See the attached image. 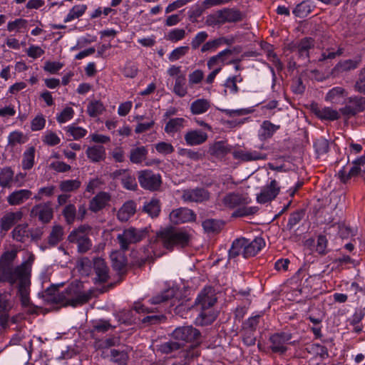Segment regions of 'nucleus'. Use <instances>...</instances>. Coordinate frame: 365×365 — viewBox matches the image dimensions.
<instances>
[{
  "label": "nucleus",
  "mask_w": 365,
  "mask_h": 365,
  "mask_svg": "<svg viewBox=\"0 0 365 365\" xmlns=\"http://www.w3.org/2000/svg\"><path fill=\"white\" fill-rule=\"evenodd\" d=\"M186 78L184 75L178 76L173 88L174 93L180 96L184 97L187 94Z\"/></svg>",
  "instance_id": "a19ab883"
},
{
  "label": "nucleus",
  "mask_w": 365,
  "mask_h": 365,
  "mask_svg": "<svg viewBox=\"0 0 365 365\" xmlns=\"http://www.w3.org/2000/svg\"><path fill=\"white\" fill-rule=\"evenodd\" d=\"M354 89L357 92L365 95V67L359 73L358 79L354 84Z\"/></svg>",
  "instance_id": "680f3d73"
},
{
  "label": "nucleus",
  "mask_w": 365,
  "mask_h": 365,
  "mask_svg": "<svg viewBox=\"0 0 365 365\" xmlns=\"http://www.w3.org/2000/svg\"><path fill=\"white\" fill-rule=\"evenodd\" d=\"M61 295V292L56 286L52 285L44 292L43 297L45 299L52 304H60V302H55L58 297Z\"/></svg>",
  "instance_id": "3c124183"
},
{
  "label": "nucleus",
  "mask_w": 365,
  "mask_h": 365,
  "mask_svg": "<svg viewBox=\"0 0 365 365\" xmlns=\"http://www.w3.org/2000/svg\"><path fill=\"white\" fill-rule=\"evenodd\" d=\"M250 202V200L246 195L239 193L231 192L226 195L222 200L223 204L231 209L239 206H245Z\"/></svg>",
  "instance_id": "dca6fc26"
},
{
  "label": "nucleus",
  "mask_w": 365,
  "mask_h": 365,
  "mask_svg": "<svg viewBox=\"0 0 365 365\" xmlns=\"http://www.w3.org/2000/svg\"><path fill=\"white\" fill-rule=\"evenodd\" d=\"M87 9L86 5H76L74 6L65 19V22L71 21L75 19L81 17Z\"/></svg>",
  "instance_id": "864d4df0"
},
{
  "label": "nucleus",
  "mask_w": 365,
  "mask_h": 365,
  "mask_svg": "<svg viewBox=\"0 0 365 365\" xmlns=\"http://www.w3.org/2000/svg\"><path fill=\"white\" fill-rule=\"evenodd\" d=\"M314 46V41L312 38L306 37L300 40L297 44L292 45L290 50L296 52L299 58L309 61V50Z\"/></svg>",
  "instance_id": "4468645a"
},
{
  "label": "nucleus",
  "mask_w": 365,
  "mask_h": 365,
  "mask_svg": "<svg viewBox=\"0 0 365 365\" xmlns=\"http://www.w3.org/2000/svg\"><path fill=\"white\" fill-rule=\"evenodd\" d=\"M210 192L205 188L197 187L183 190L182 199L185 202H202L210 199Z\"/></svg>",
  "instance_id": "2eb2a0df"
},
{
  "label": "nucleus",
  "mask_w": 365,
  "mask_h": 365,
  "mask_svg": "<svg viewBox=\"0 0 365 365\" xmlns=\"http://www.w3.org/2000/svg\"><path fill=\"white\" fill-rule=\"evenodd\" d=\"M210 107V103L207 99H197L192 102L190 106V110L192 114L198 115L205 113Z\"/></svg>",
  "instance_id": "e433bc0d"
},
{
  "label": "nucleus",
  "mask_w": 365,
  "mask_h": 365,
  "mask_svg": "<svg viewBox=\"0 0 365 365\" xmlns=\"http://www.w3.org/2000/svg\"><path fill=\"white\" fill-rule=\"evenodd\" d=\"M312 7L309 1H304L297 5L293 10V14L297 17L304 18L311 13Z\"/></svg>",
  "instance_id": "79ce46f5"
},
{
  "label": "nucleus",
  "mask_w": 365,
  "mask_h": 365,
  "mask_svg": "<svg viewBox=\"0 0 365 365\" xmlns=\"http://www.w3.org/2000/svg\"><path fill=\"white\" fill-rule=\"evenodd\" d=\"M363 170L361 166L358 164H354L353 167L350 169L348 173L344 170H341L339 172V177L341 182L345 183L349 179L353 177L361 175L362 177Z\"/></svg>",
  "instance_id": "4c0bfd02"
},
{
  "label": "nucleus",
  "mask_w": 365,
  "mask_h": 365,
  "mask_svg": "<svg viewBox=\"0 0 365 365\" xmlns=\"http://www.w3.org/2000/svg\"><path fill=\"white\" fill-rule=\"evenodd\" d=\"M314 114L320 119L334 120L340 118L339 112L331 108H320L317 106L313 107L312 108Z\"/></svg>",
  "instance_id": "cd10ccee"
},
{
  "label": "nucleus",
  "mask_w": 365,
  "mask_h": 365,
  "mask_svg": "<svg viewBox=\"0 0 365 365\" xmlns=\"http://www.w3.org/2000/svg\"><path fill=\"white\" fill-rule=\"evenodd\" d=\"M86 155L92 162L98 163L106 158V150L103 145H94L87 149Z\"/></svg>",
  "instance_id": "c756f323"
},
{
  "label": "nucleus",
  "mask_w": 365,
  "mask_h": 365,
  "mask_svg": "<svg viewBox=\"0 0 365 365\" xmlns=\"http://www.w3.org/2000/svg\"><path fill=\"white\" fill-rule=\"evenodd\" d=\"M31 194V192L29 190H16L7 197V202L10 205H20L30 198Z\"/></svg>",
  "instance_id": "393cba45"
},
{
  "label": "nucleus",
  "mask_w": 365,
  "mask_h": 365,
  "mask_svg": "<svg viewBox=\"0 0 365 365\" xmlns=\"http://www.w3.org/2000/svg\"><path fill=\"white\" fill-rule=\"evenodd\" d=\"M230 148L222 141H218L215 143L209 150L210 153L212 155L216 157H222L230 152Z\"/></svg>",
  "instance_id": "c03bdc74"
},
{
  "label": "nucleus",
  "mask_w": 365,
  "mask_h": 365,
  "mask_svg": "<svg viewBox=\"0 0 365 365\" xmlns=\"http://www.w3.org/2000/svg\"><path fill=\"white\" fill-rule=\"evenodd\" d=\"M26 136L21 133L19 131H14L11 133L9 135V145L11 147H14L17 143L22 144L26 141Z\"/></svg>",
  "instance_id": "4d7b16f0"
},
{
  "label": "nucleus",
  "mask_w": 365,
  "mask_h": 365,
  "mask_svg": "<svg viewBox=\"0 0 365 365\" xmlns=\"http://www.w3.org/2000/svg\"><path fill=\"white\" fill-rule=\"evenodd\" d=\"M314 148L316 152L319 155H323L329 150V141L323 138L317 139L314 143Z\"/></svg>",
  "instance_id": "052dcab7"
},
{
  "label": "nucleus",
  "mask_w": 365,
  "mask_h": 365,
  "mask_svg": "<svg viewBox=\"0 0 365 365\" xmlns=\"http://www.w3.org/2000/svg\"><path fill=\"white\" fill-rule=\"evenodd\" d=\"M110 200V195L106 192H100L89 202V210L98 212L103 209Z\"/></svg>",
  "instance_id": "a211bd4d"
},
{
  "label": "nucleus",
  "mask_w": 365,
  "mask_h": 365,
  "mask_svg": "<svg viewBox=\"0 0 365 365\" xmlns=\"http://www.w3.org/2000/svg\"><path fill=\"white\" fill-rule=\"evenodd\" d=\"M232 53V51L230 49H225L221 52H220L217 55L211 57L207 61V66L209 68H212L214 66L217 64V63L220 61L222 62L224 61L223 57L227 55H231Z\"/></svg>",
  "instance_id": "bf43d9fd"
},
{
  "label": "nucleus",
  "mask_w": 365,
  "mask_h": 365,
  "mask_svg": "<svg viewBox=\"0 0 365 365\" xmlns=\"http://www.w3.org/2000/svg\"><path fill=\"white\" fill-rule=\"evenodd\" d=\"M185 140L189 145H198L207 140V134L200 130H190L185 135Z\"/></svg>",
  "instance_id": "aec40b11"
},
{
  "label": "nucleus",
  "mask_w": 365,
  "mask_h": 365,
  "mask_svg": "<svg viewBox=\"0 0 365 365\" xmlns=\"http://www.w3.org/2000/svg\"><path fill=\"white\" fill-rule=\"evenodd\" d=\"M221 12L222 20L223 24L226 22H237L242 19V13L234 9H225L220 10Z\"/></svg>",
  "instance_id": "7c9ffc66"
},
{
  "label": "nucleus",
  "mask_w": 365,
  "mask_h": 365,
  "mask_svg": "<svg viewBox=\"0 0 365 365\" xmlns=\"http://www.w3.org/2000/svg\"><path fill=\"white\" fill-rule=\"evenodd\" d=\"M138 179L141 187L151 192L159 190L163 182L161 175L151 170L138 171Z\"/></svg>",
  "instance_id": "0eeeda50"
},
{
  "label": "nucleus",
  "mask_w": 365,
  "mask_h": 365,
  "mask_svg": "<svg viewBox=\"0 0 365 365\" xmlns=\"http://www.w3.org/2000/svg\"><path fill=\"white\" fill-rule=\"evenodd\" d=\"M172 337L181 343H195L199 345L201 333L192 326H184L176 328L171 334Z\"/></svg>",
  "instance_id": "6e6552de"
},
{
  "label": "nucleus",
  "mask_w": 365,
  "mask_h": 365,
  "mask_svg": "<svg viewBox=\"0 0 365 365\" xmlns=\"http://www.w3.org/2000/svg\"><path fill=\"white\" fill-rule=\"evenodd\" d=\"M148 231L146 229H136L135 227H129L123 230L122 234H119L117 240L120 244V249L123 251L129 249L130 244L140 242L147 236Z\"/></svg>",
  "instance_id": "423d86ee"
},
{
  "label": "nucleus",
  "mask_w": 365,
  "mask_h": 365,
  "mask_svg": "<svg viewBox=\"0 0 365 365\" xmlns=\"http://www.w3.org/2000/svg\"><path fill=\"white\" fill-rule=\"evenodd\" d=\"M14 182V173L11 167H5L0 170V186L10 188Z\"/></svg>",
  "instance_id": "c85d7f7f"
},
{
  "label": "nucleus",
  "mask_w": 365,
  "mask_h": 365,
  "mask_svg": "<svg viewBox=\"0 0 365 365\" xmlns=\"http://www.w3.org/2000/svg\"><path fill=\"white\" fill-rule=\"evenodd\" d=\"M185 119L182 118H176L170 119L165 127V131L167 133H174L180 130L183 126Z\"/></svg>",
  "instance_id": "49530a36"
},
{
  "label": "nucleus",
  "mask_w": 365,
  "mask_h": 365,
  "mask_svg": "<svg viewBox=\"0 0 365 365\" xmlns=\"http://www.w3.org/2000/svg\"><path fill=\"white\" fill-rule=\"evenodd\" d=\"M175 294V291L173 288H168L163 291L162 292L157 294L153 296L150 302L152 304H159L164 303L169 299L173 298Z\"/></svg>",
  "instance_id": "f704fd0d"
},
{
  "label": "nucleus",
  "mask_w": 365,
  "mask_h": 365,
  "mask_svg": "<svg viewBox=\"0 0 365 365\" xmlns=\"http://www.w3.org/2000/svg\"><path fill=\"white\" fill-rule=\"evenodd\" d=\"M63 227L60 225H53L48 237V244L51 247L57 245L63 240Z\"/></svg>",
  "instance_id": "473e14b6"
},
{
  "label": "nucleus",
  "mask_w": 365,
  "mask_h": 365,
  "mask_svg": "<svg viewBox=\"0 0 365 365\" xmlns=\"http://www.w3.org/2000/svg\"><path fill=\"white\" fill-rule=\"evenodd\" d=\"M262 128L264 130V133L262 134L264 138H269L279 128V125H276L269 120H265L262 124Z\"/></svg>",
  "instance_id": "6e6d98bb"
},
{
  "label": "nucleus",
  "mask_w": 365,
  "mask_h": 365,
  "mask_svg": "<svg viewBox=\"0 0 365 365\" xmlns=\"http://www.w3.org/2000/svg\"><path fill=\"white\" fill-rule=\"evenodd\" d=\"M264 245V240L259 237H255L252 241L244 237L236 239L229 250V257L235 258L240 255L241 250H243L245 258L254 257Z\"/></svg>",
  "instance_id": "20e7f679"
},
{
  "label": "nucleus",
  "mask_w": 365,
  "mask_h": 365,
  "mask_svg": "<svg viewBox=\"0 0 365 365\" xmlns=\"http://www.w3.org/2000/svg\"><path fill=\"white\" fill-rule=\"evenodd\" d=\"M91 231V227L88 225H81L69 234L68 241L77 245L78 252L86 253L92 247V242L88 236Z\"/></svg>",
  "instance_id": "39448f33"
},
{
  "label": "nucleus",
  "mask_w": 365,
  "mask_h": 365,
  "mask_svg": "<svg viewBox=\"0 0 365 365\" xmlns=\"http://www.w3.org/2000/svg\"><path fill=\"white\" fill-rule=\"evenodd\" d=\"M120 344V338L117 336H112L105 340H101L96 342V346L98 349H107L111 346L118 345Z\"/></svg>",
  "instance_id": "13d9d810"
},
{
  "label": "nucleus",
  "mask_w": 365,
  "mask_h": 365,
  "mask_svg": "<svg viewBox=\"0 0 365 365\" xmlns=\"http://www.w3.org/2000/svg\"><path fill=\"white\" fill-rule=\"evenodd\" d=\"M92 292H84L83 286L81 282H73L64 291L61 292L55 302H60L63 307H76L88 302L91 299Z\"/></svg>",
  "instance_id": "7ed1b4c3"
},
{
  "label": "nucleus",
  "mask_w": 365,
  "mask_h": 365,
  "mask_svg": "<svg viewBox=\"0 0 365 365\" xmlns=\"http://www.w3.org/2000/svg\"><path fill=\"white\" fill-rule=\"evenodd\" d=\"M204 78V73L200 69H197L189 74L188 81L190 85L200 83Z\"/></svg>",
  "instance_id": "69168bd1"
},
{
  "label": "nucleus",
  "mask_w": 365,
  "mask_h": 365,
  "mask_svg": "<svg viewBox=\"0 0 365 365\" xmlns=\"http://www.w3.org/2000/svg\"><path fill=\"white\" fill-rule=\"evenodd\" d=\"M304 212L303 210H297L290 215L287 226L282 229L283 232L291 231L294 227L299 223L304 217Z\"/></svg>",
  "instance_id": "37998d69"
},
{
  "label": "nucleus",
  "mask_w": 365,
  "mask_h": 365,
  "mask_svg": "<svg viewBox=\"0 0 365 365\" xmlns=\"http://www.w3.org/2000/svg\"><path fill=\"white\" fill-rule=\"evenodd\" d=\"M279 187L277 186V181L273 180L270 184L264 187L259 195H257V200L259 203H265L274 199L279 192Z\"/></svg>",
  "instance_id": "f3484780"
},
{
  "label": "nucleus",
  "mask_w": 365,
  "mask_h": 365,
  "mask_svg": "<svg viewBox=\"0 0 365 365\" xmlns=\"http://www.w3.org/2000/svg\"><path fill=\"white\" fill-rule=\"evenodd\" d=\"M123 187L128 190H135L138 184L134 175H132L128 171L120 178Z\"/></svg>",
  "instance_id": "5fc2aeb1"
},
{
  "label": "nucleus",
  "mask_w": 365,
  "mask_h": 365,
  "mask_svg": "<svg viewBox=\"0 0 365 365\" xmlns=\"http://www.w3.org/2000/svg\"><path fill=\"white\" fill-rule=\"evenodd\" d=\"M136 212V205L133 200L128 201L119 209L117 213L118 219L121 222H126Z\"/></svg>",
  "instance_id": "b1692460"
},
{
  "label": "nucleus",
  "mask_w": 365,
  "mask_h": 365,
  "mask_svg": "<svg viewBox=\"0 0 365 365\" xmlns=\"http://www.w3.org/2000/svg\"><path fill=\"white\" fill-rule=\"evenodd\" d=\"M190 239L191 235L186 230L173 226L162 228L156 232V240L168 250L187 247Z\"/></svg>",
  "instance_id": "f03ea898"
},
{
  "label": "nucleus",
  "mask_w": 365,
  "mask_h": 365,
  "mask_svg": "<svg viewBox=\"0 0 365 365\" xmlns=\"http://www.w3.org/2000/svg\"><path fill=\"white\" fill-rule=\"evenodd\" d=\"M292 336L290 333L280 332L276 333L270 336L271 346L270 348L274 353L284 354L287 351L285 344L292 339Z\"/></svg>",
  "instance_id": "ddd939ff"
},
{
  "label": "nucleus",
  "mask_w": 365,
  "mask_h": 365,
  "mask_svg": "<svg viewBox=\"0 0 365 365\" xmlns=\"http://www.w3.org/2000/svg\"><path fill=\"white\" fill-rule=\"evenodd\" d=\"M217 302L215 291L211 287H205L197 297L195 305L199 309H212Z\"/></svg>",
  "instance_id": "f8f14e48"
},
{
  "label": "nucleus",
  "mask_w": 365,
  "mask_h": 365,
  "mask_svg": "<svg viewBox=\"0 0 365 365\" xmlns=\"http://www.w3.org/2000/svg\"><path fill=\"white\" fill-rule=\"evenodd\" d=\"M34 147H30L24 153L22 161V167L24 170L31 169L34 163Z\"/></svg>",
  "instance_id": "de8ad7c7"
},
{
  "label": "nucleus",
  "mask_w": 365,
  "mask_h": 365,
  "mask_svg": "<svg viewBox=\"0 0 365 365\" xmlns=\"http://www.w3.org/2000/svg\"><path fill=\"white\" fill-rule=\"evenodd\" d=\"M359 63V62L358 61L351 59L340 61L332 69L331 73L336 76L344 72L354 70L358 67Z\"/></svg>",
  "instance_id": "a878e982"
},
{
  "label": "nucleus",
  "mask_w": 365,
  "mask_h": 365,
  "mask_svg": "<svg viewBox=\"0 0 365 365\" xmlns=\"http://www.w3.org/2000/svg\"><path fill=\"white\" fill-rule=\"evenodd\" d=\"M110 259L112 267L115 270L121 274L125 273L127 259L123 253L118 251L113 252L110 255Z\"/></svg>",
  "instance_id": "4be33fe9"
},
{
  "label": "nucleus",
  "mask_w": 365,
  "mask_h": 365,
  "mask_svg": "<svg viewBox=\"0 0 365 365\" xmlns=\"http://www.w3.org/2000/svg\"><path fill=\"white\" fill-rule=\"evenodd\" d=\"M189 51V47L187 46H180L174 49L169 56L170 61L178 60L182 56H185Z\"/></svg>",
  "instance_id": "338daca9"
},
{
  "label": "nucleus",
  "mask_w": 365,
  "mask_h": 365,
  "mask_svg": "<svg viewBox=\"0 0 365 365\" xmlns=\"http://www.w3.org/2000/svg\"><path fill=\"white\" fill-rule=\"evenodd\" d=\"M62 215L68 225L73 224L76 217V208L75 205L73 204L66 205L62 211Z\"/></svg>",
  "instance_id": "09e8293b"
},
{
  "label": "nucleus",
  "mask_w": 365,
  "mask_h": 365,
  "mask_svg": "<svg viewBox=\"0 0 365 365\" xmlns=\"http://www.w3.org/2000/svg\"><path fill=\"white\" fill-rule=\"evenodd\" d=\"M27 224L18 225L12 231V236L18 242H25L29 238V230Z\"/></svg>",
  "instance_id": "c9c22d12"
},
{
  "label": "nucleus",
  "mask_w": 365,
  "mask_h": 365,
  "mask_svg": "<svg viewBox=\"0 0 365 365\" xmlns=\"http://www.w3.org/2000/svg\"><path fill=\"white\" fill-rule=\"evenodd\" d=\"M105 110L103 104L99 101H93L89 103L87 112L91 117H96L101 114Z\"/></svg>",
  "instance_id": "603ef678"
},
{
  "label": "nucleus",
  "mask_w": 365,
  "mask_h": 365,
  "mask_svg": "<svg viewBox=\"0 0 365 365\" xmlns=\"http://www.w3.org/2000/svg\"><path fill=\"white\" fill-rule=\"evenodd\" d=\"M21 212H9L0 220L1 230L7 232L16 222L22 218Z\"/></svg>",
  "instance_id": "5701e85b"
},
{
  "label": "nucleus",
  "mask_w": 365,
  "mask_h": 365,
  "mask_svg": "<svg viewBox=\"0 0 365 365\" xmlns=\"http://www.w3.org/2000/svg\"><path fill=\"white\" fill-rule=\"evenodd\" d=\"M143 211L152 217L158 216L160 212V201L158 199H152L143 207Z\"/></svg>",
  "instance_id": "a18cd8bd"
},
{
  "label": "nucleus",
  "mask_w": 365,
  "mask_h": 365,
  "mask_svg": "<svg viewBox=\"0 0 365 365\" xmlns=\"http://www.w3.org/2000/svg\"><path fill=\"white\" fill-rule=\"evenodd\" d=\"M17 257V251L12 250L4 252L0 257V283H8L16 286L18 289L22 307L27 309V312H35V306L30 301V287L32 264L34 260L31 255L19 265L14 267V262Z\"/></svg>",
  "instance_id": "f257e3e1"
},
{
  "label": "nucleus",
  "mask_w": 365,
  "mask_h": 365,
  "mask_svg": "<svg viewBox=\"0 0 365 365\" xmlns=\"http://www.w3.org/2000/svg\"><path fill=\"white\" fill-rule=\"evenodd\" d=\"M225 223L224 222L215 219H207L202 222V227L205 232L208 234H215L219 233Z\"/></svg>",
  "instance_id": "2f4dec72"
},
{
  "label": "nucleus",
  "mask_w": 365,
  "mask_h": 365,
  "mask_svg": "<svg viewBox=\"0 0 365 365\" xmlns=\"http://www.w3.org/2000/svg\"><path fill=\"white\" fill-rule=\"evenodd\" d=\"M233 156L235 159H239L242 161L264 160L267 158L266 154L261 153L257 151L248 152L237 150L233 153Z\"/></svg>",
  "instance_id": "bb28decb"
},
{
  "label": "nucleus",
  "mask_w": 365,
  "mask_h": 365,
  "mask_svg": "<svg viewBox=\"0 0 365 365\" xmlns=\"http://www.w3.org/2000/svg\"><path fill=\"white\" fill-rule=\"evenodd\" d=\"M81 182L78 180H66L61 181L59 189L63 192H75L80 188Z\"/></svg>",
  "instance_id": "58836bf2"
},
{
  "label": "nucleus",
  "mask_w": 365,
  "mask_h": 365,
  "mask_svg": "<svg viewBox=\"0 0 365 365\" xmlns=\"http://www.w3.org/2000/svg\"><path fill=\"white\" fill-rule=\"evenodd\" d=\"M93 268L96 274V279L104 283L109 279V268L105 260L102 258L97 257L93 260Z\"/></svg>",
  "instance_id": "6ab92c4d"
},
{
  "label": "nucleus",
  "mask_w": 365,
  "mask_h": 365,
  "mask_svg": "<svg viewBox=\"0 0 365 365\" xmlns=\"http://www.w3.org/2000/svg\"><path fill=\"white\" fill-rule=\"evenodd\" d=\"M258 210L257 207H243L239 208L232 213V217H244L256 213Z\"/></svg>",
  "instance_id": "e2e57ef3"
},
{
  "label": "nucleus",
  "mask_w": 365,
  "mask_h": 365,
  "mask_svg": "<svg viewBox=\"0 0 365 365\" xmlns=\"http://www.w3.org/2000/svg\"><path fill=\"white\" fill-rule=\"evenodd\" d=\"M110 356L113 361L118 364L119 365H126L128 360V353L125 351L112 349L110 351Z\"/></svg>",
  "instance_id": "8fccbe9b"
},
{
  "label": "nucleus",
  "mask_w": 365,
  "mask_h": 365,
  "mask_svg": "<svg viewBox=\"0 0 365 365\" xmlns=\"http://www.w3.org/2000/svg\"><path fill=\"white\" fill-rule=\"evenodd\" d=\"M156 150L164 155L170 154L174 152L173 146L168 143L166 142H160L155 145Z\"/></svg>",
  "instance_id": "774afa93"
},
{
  "label": "nucleus",
  "mask_w": 365,
  "mask_h": 365,
  "mask_svg": "<svg viewBox=\"0 0 365 365\" xmlns=\"http://www.w3.org/2000/svg\"><path fill=\"white\" fill-rule=\"evenodd\" d=\"M31 217H37L39 221L46 224L53 217V210L50 202L34 206L31 210Z\"/></svg>",
  "instance_id": "9d476101"
},
{
  "label": "nucleus",
  "mask_w": 365,
  "mask_h": 365,
  "mask_svg": "<svg viewBox=\"0 0 365 365\" xmlns=\"http://www.w3.org/2000/svg\"><path fill=\"white\" fill-rule=\"evenodd\" d=\"M328 240L324 235H319L317 238V252L322 255L327 254V247Z\"/></svg>",
  "instance_id": "0e129e2a"
},
{
  "label": "nucleus",
  "mask_w": 365,
  "mask_h": 365,
  "mask_svg": "<svg viewBox=\"0 0 365 365\" xmlns=\"http://www.w3.org/2000/svg\"><path fill=\"white\" fill-rule=\"evenodd\" d=\"M170 220L174 225H180L196 220V215L194 212L187 207H180L173 210L170 213Z\"/></svg>",
  "instance_id": "9b49d317"
},
{
  "label": "nucleus",
  "mask_w": 365,
  "mask_h": 365,
  "mask_svg": "<svg viewBox=\"0 0 365 365\" xmlns=\"http://www.w3.org/2000/svg\"><path fill=\"white\" fill-rule=\"evenodd\" d=\"M148 150L144 146L137 147L130 150V160L133 163H141L147 158Z\"/></svg>",
  "instance_id": "72a5a7b5"
},
{
  "label": "nucleus",
  "mask_w": 365,
  "mask_h": 365,
  "mask_svg": "<svg viewBox=\"0 0 365 365\" xmlns=\"http://www.w3.org/2000/svg\"><path fill=\"white\" fill-rule=\"evenodd\" d=\"M200 312L195 319V323L197 326H207L211 324L217 318V312L213 309H200Z\"/></svg>",
  "instance_id": "412c9836"
},
{
  "label": "nucleus",
  "mask_w": 365,
  "mask_h": 365,
  "mask_svg": "<svg viewBox=\"0 0 365 365\" xmlns=\"http://www.w3.org/2000/svg\"><path fill=\"white\" fill-rule=\"evenodd\" d=\"M365 110V98L362 96L350 97L344 107L339 109L341 114L347 118L355 116Z\"/></svg>",
  "instance_id": "1a4fd4ad"
},
{
  "label": "nucleus",
  "mask_w": 365,
  "mask_h": 365,
  "mask_svg": "<svg viewBox=\"0 0 365 365\" xmlns=\"http://www.w3.org/2000/svg\"><path fill=\"white\" fill-rule=\"evenodd\" d=\"M183 346V343L170 340L161 344L159 346L158 350L163 354H169L175 351L180 349Z\"/></svg>",
  "instance_id": "ea45409f"
}]
</instances>
